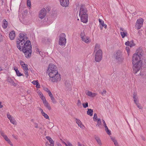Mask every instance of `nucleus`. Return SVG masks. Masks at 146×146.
<instances>
[{"label": "nucleus", "mask_w": 146, "mask_h": 146, "mask_svg": "<svg viewBox=\"0 0 146 146\" xmlns=\"http://www.w3.org/2000/svg\"><path fill=\"white\" fill-rule=\"evenodd\" d=\"M97 94L95 93H92V95L91 96V97H95L96 95Z\"/></svg>", "instance_id": "obj_62"}, {"label": "nucleus", "mask_w": 146, "mask_h": 146, "mask_svg": "<svg viewBox=\"0 0 146 146\" xmlns=\"http://www.w3.org/2000/svg\"><path fill=\"white\" fill-rule=\"evenodd\" d=\"M51 100L52 101V102L54 103V104H56V102L55 100V99L54 98V97L53 96L51 97H50Z\"/></svg>", "instance_id": "obj_38"}, {"label": "nucleus", "mask_w": 146, "mask_h": 146, "mask_svg": "<svg viewBox=\"0 0 146 146\" xmlns=\"http://www.w3.org/2000/svg\"><path fill=\"white\" fill-rule=\"evenodd\" d=\"M67 143L68 144V146H74L70 142L68 141H67Z\"/></svg>", "instance_id": "obj_59"}, {"label": "nucleus", "mask_w": 146, "mask_h": 146, "mask_svg": "<svg viewBox=\"0 0 146 146\" xmlns=\"http://www.w3.org/2000/svg\"><path fill=\"white\" fill-rule=\"evenodd\" d=\"M48 93L49 96L50 97L53 96V95L50 91H49Z\"/></svg>", "instance_id": "obj_55"}, {"label": "nucleus", "mask_w": 146, "mask_h": 146, "mask_svg": "<svg viewBox=\"0 0 146 146\" xmlns=\"http://www.w3.org/2000/svg\"><path fill=\"white\" fill-rule=\"evenodd\" d=\"M7 117L10 120L11 119H12L13 117H11L9 113H8L7 114Z\"/></svg>", "instance_id": "obj_46"}, {"label": "nucleus", "mask_w": 146, "mask_h": 146, "mask_svg": "<svg viewBox=\"0 0 146 146\" xmlns=\"http://www.w3.org/2000/svg\"><path fill=\"white\" fill-rule=\"evenodd\" d=\"M105 127V130L107 133L109 135H110L111 134V132L108 129V128L107 126L106 125L104 126Z\"/></svg>", "instance_id": "obj_21"}, {"label": "nucleus", "mask_w": 146, "mask_h": 146, "mask_svg": "<svg viewBox=\"0 0 146 146\" xmlns=\"http://www.w3.org/2000/svg\"><path fill=\"white\" fill-rule=\"evenodd\" d=\"M99 48V46L98 44H96L94 48V52H95L96 51H97L98 49Z\"/></svg>", "instance_id": "obj_39"}, {"label": "nucleus", "mask_w": 146, "mask_h": 146, "mask_svg": "<svg viewBox=\"0 0 146 146\" xmlns=\"http://www.w3.org/2000/svg\"><path fill=\"white\" fill-rule=\"evenodd\" d=\"M7 80L8 82H9L10 83H11L13 81V80L10 77H8Z\"/></svg>", "instance_id": "obj_42"}, {"label": "nucleus", "mask_w": 146, "mask_h": 146, "mask_svg": "<svg viewBox=\"0 0 146 146\" xmlns=\"http://www.w3.org/2000/svg\"><path fill=\"white\" fill-rule=\"evenodd\" d=\"M99 21L100 23V25L104 27L105 29L107 28V25L106 24L104 23V22L102 20L100 19H99Z\"/></svg>", "instance_id": "obj_15"}, {"label": "nucleus", "mask_w": 146, "mask_h": 146, "mask_svg": "<svg viewBox=\"0 0 146 146\" xmlns=\"http://www.w3.org/2000/svg\"><path fill=\"white\" fill-rule=\"evenodd\" d=\"M20 64L21 66H23V65H25L26 64H25V62L22 60L20 61Z\"/></svg>", "instance_id": "obj_47"}, {"label": "nucleus", "mask_w": 146, "mask_h": 146, "mask_svg": "<svg viewBox=\"0 0 146 146\" xmlns=\"http://www.w3.org/2000/svg\"><path fill=\"white\" fill-rule=\"evenodd\" d=\"M90 42V38L86 36V40H85V42L87 43Z\"/></svg>", "instance_id": "obj_40"}, {"label": "nucleus", "mask_w": 146, "mask_h": 146, "mask_svg": "<svg viewBox=\"0 0 146 146\" xmlns=\"http://www.w3.org/2000/svg\"><path fill=\"white\" fill-rule=\"evenodd\" d=\"M52 41V40L50 38L44 37L42 38V42L45 44H49Z\"/></svg>", "instance_id": "obj_12"}, {"label": "nucleus", "mask_w": 146, "mask_h": 146, "mask_svg": "<svg viewBox=\"0 0 146 146\" xmlns=\"http://www.w3.org/2000/svg\"><path fill=\"white\" fill-rule=\"evenodd\" d=\"M66 35L64 33H61L59 36L58 44L60 46H64L66 43Z\"/></svg>", "instance_id": "obj_7"}, {"label": "nucleus", "mask_w": 146, "mask_h": 146, "mask_svg": "<svg viewBox=\"0 0 146 146\" xmlns=\"http://www.w3.org/2000/svg\"><path fill=\"white\" fill-rule=\"evenodd\" d=\"M87 12V9L85 5H81L80 9L79 15H84V14H88Z\"/></svg>", "instance_id": "obj_9"}, {"label": "nucleus", "mask_w": 146, "mask_h": 146, "mask_svg": "<svg viewBox=\"0 0 146 146\" xmlns=\"http://www.w3.org/2000/svg\"><path fill=\"white\" fill-rule=\"evenodd\" d=\"M129 45L130 47H131L135 45V44L133 42V40H132L129 41Z\"/></svg>", "instance_id": "obj_27"}, {"label": "nucleus", "mask_w": 146, "mask_h": 146, "mask_svg": "<svg viewBox=\"0 0 146 146\" xmlns=\"http://www.w3.org/2000/svg\"><path fill=\"white\" fill-rule=\"evenodd\" d=\"M106 91L105 90H104L103 91V92L102 93V94L104 95L106 94Z\"/></svg>", "instance_id": "obj_64"}, {"label": "nucleus", "mask_w": 146, "mask_h": 146, "mask_svg": "<svg viewBox=\"0 0 146 146\" xmlns=\"http://www.w3.org/2000/svg\"><path fill=\"white\" fill-rule=\"evenodd\" d=\"M40 98L43 101V103H44V102H45L46 101L45 97L43 95V94H42V95L41 96V97H40Z\"/></svg>", "instance_id": "obj_37"}, {"label": "nucleus", "mask_w": 146, "mask_h": 146, "mask_svg": "<svg viewBox=\"0 0 146 146\" xmlns=\"http://www.w3.org/2000/svg\"><path fill=\"white\" fill-rule=\"evenodd\" d=\"M38 82V80H33L32 82V83L34 85H36L37 84V83Z\"/></svg>", "instance_id": "obj_48"}, {"label": "nucleus", "mask_w": 146, "mask_h": 146, "mask_svg": "<svg viewBox=\"0 0 146 146\" xmlns=\"http://www.w3.org/2000/svg\"><path fill=\"white\" fill-rule=\"evenodd\" d=\"M43 103L46 108H47L49 110H51V108L47 101Z\"/></svg>", "instance_id": "obj_16"}, {"label": "nucleus", "mask_w": 146, "mask_h": 146, "mask_svg": "<svg viewBox=\"0 0 146 146\" xmlns=\"http://www.w3.org/2000/svg\"><path fill=\"white\" fill-rule=\"evenodd\" d=\"M65 84L67 88H69L70 87L71 85L69 81H66L65 82Z\"/></svg>", "instance_id": "obj_26"}, {"label": "nucleus", "mask_w": 146, "mask_h": 146, "mask_svg": "<svg viewBox=\"0 0 146 146\" xmlns=\"http://www.w3.org/2000/svg\"><path fill=\"white\" fill-rule=\"evenodd\" d=\"M28 71L29 69L24 71L25 72V74L26 76V78H27L29 76Z\"/></svg>", "instance_id": "obj_41"}, {"label": "nucleus", "mask_w": 146, "mask_h": 146, "mask_svg": "<svg viewBox=\"0 0 146 146\" xmlns=\"http://www.w3.org/2000/svg\"><path fill=\"white\" fill-rule=\"evenodd\" d=\"M19 38L16 42L17 46L18 44H19L18 45H23L26 42L27 40L28 39L27 35L26 34L21 33L19 34Z\"/></svg>", "instance_id": "obj_3"}, {"label": "nucleus", "mask_w": 146, "mask_h": 146, "mask_svg": "<svg viewBox=\"0 0 146 146\" xmlns=\"http://www.w3.org/2000/svg\"><path fill=\"white\" fill-rule=\"evenodd\" d=\"M93 110L90 109H88L87 111V114L89 115L90 116H92L93 115Z\"/></svg>", "instance_id": "obj_18"}, {"label": "nucleus", "mask_w": 146, "mask_h": 146, "mask_svg": "<svg viewBox=\"0 0 146 146\" xmlns=\"http://www.w3.org/2000/svg\"><path fill=\"white\" fill-rule=\"evenodd\" d=\"M22 67L24 71L29 69L28 68V65L27 64H26L25 65L22 66Z\"/></svg>", "instance_id": "obj_29"}, {"label": "nucleus", "mask_w": 146, "mask_h": 146, "mask_svg": "<svg viewBox=\"0 0 146 146\" xmlns=\"http://www.w3.org/2000/svg\"><path fill=\"white\" fill-rule=\"evenodd\" d=\"M111 139L112 141L114 143L115 141H116V140L113 137H111Z\"/></svg>", "instance_id": "obj_58"}, {"label": "nucleus", "mask_w": 146, "mask_h": 146, "mask_svg": "<svg viewBox=\"0 0 146 146\" xmlns=\"http://www.w3.org/2000/svg\"><path fill=\"white\" fill-rule=\"evenodd\" d=\"M49 142L50 144L52 145V146H54V141L52 139L50 140H49Z\"/></svg>", "instance_id": "obj_43"}, {"label": "nucleus", "mask_w": 146, "mask_h": 146, "mask_svg": "<svg viewBox=\"0 0 146 146\" xmlns=\"http://www.w3.org/2000/svg\"><path fill=\"white\" fill-rule=\"evenodd\" d=\"M143 51L142 48L140 47L136 50V53L132 56L133 72L135 74L139 71L141 67L143 64L142 59Z\"/></svg>", "instance_id": "obj_1"}, {"label": "nucleus", "mask_w": 146, "mask_h": 146, "mask_svg": "<svg viewBox=\"0 0 146 146\" xmlns=\"http://www.w3.org/2000/svg\"><path fill=\"white\" fill-rule=\"evenodd\" d=\"M27 6L30 7L31 6V2L30 0H27Z\"/></svg>", "instance_id": "obj_44"}, {"label": "nucleus", "mask_w": 146, "mask_h": 146, "mask_svg": "<svg viewBox=\"0 0 146 146\" xmlns=\"http://www.w3.org/2000/svg\"><path fill=\"white\" fill-rule=\"evenodd\" d=\"M95 139L96 140L97 142L100 145H102V143H101V140H100V138L98 137H95Z\"/></svg>", "instance_id": "obj_23"}, {"label": "nucleus", "mask_w": 146, "mask_h": 146, "mask_svg": "<svg viewBox=\"0 0 146 146\" xmlns=\"http://www.w3.org/2000/svg\"><path fill=\"white\" fill-rule=\"evenodd\" d=\"M127 33L126 31L120 32V34L122 38H124L125 36H127Z\"/></svg>", "instance_id": "obj_24"}, {"label": "nucleus", "mask_w": 146, "mask_h": 146, "mask_svg": "<svg viewBox=\"0 0 146 146\" xmlns=\"http://www.w3.org/2000/svg\"><path fill=\"white\" fill-rule=\"evenodd\" d=\"M97 114L96 113H95L94 114L93 119L94 121H97Z\"/></svg>", "instance_id": "obj_33"}, {"label": "nucleus", "mask_w": 146, "mask_h": 146, "mask_svg": "<svg viewBox=\"0 0 146 146\" xmlns=\"http://www.w3.org/2000/svg\"><path fill=\"white\" fill-rule=\"evenodd\" d=\"M17 47L21 51H22L27 58H30L32 53V47L31 42L29 40H27L26 42L23 45H19L17 44Z\"/></svg>", "instance_id": "obj_2"}, {"label": "nucleus", "mask_w": 146, "mask_h": 146, "mask_svg": "<svg viewBox=\"0 0 146 146\" xmlns=\"http://www.w3.org/2000/svg\"><path fill=\"white\" fill-rule=\"evenodd\" d=\"M15 36V31H11L9 34V37L11 40H13L14 39Z\"/></svg>", "instance_id": "obj_14"}, {"label": "nucleus", "mask_w": 146, "mask_h": 146, "mask_svg": "<svg viewBox=\"0 0 146 146\" xmlns=\"http://www.w3.org/2000/svg\"><path fill=\"white\" fill-rule=\"evenodd\" d=\"M36 88H40V84H39V82L37 83L36 84Z\"/></svg>", "instance_id": "obj_53"}, {"label": "nucleus", "mask_w": 146, "mask_h": 146, "mask_svg": "<svg viewBox=\"0 0 146 146\" xmlns=\"http://www.w3.org/2000/svg\"><path fill=\"white\" fill-rule=\"evenodd\" d=\"M97 122L96 126H100L101 124V120L99 118L98 119Z\"/></svg>", "instance_id": "obj_32"}, {"label": "nucleus", "mask_w": 146, "mask_h": 146, "mask_svg": "<svg viewBox=\"0 0 146 146\" xmlns=\"http://www.w3.org/2000/svg\"><path fill=\"white\" fill-rule=\"evenodd\" d=\"M102 52L101 49L98 50L96 52L95 56V61L99 62L102 60Z\"/></svg>", "instance_id": "obj_8"}, {"label": "nucleus", "mask_w": 146, "mask_h": 146, "mask_svg": "<svg viewBox=\"0 0 146 146\" xmlns=\"http://www.w3.org/2000/svg\"><path fill=\"white\" fill-rule=\"evenodd\" d=\"M42 115L46 119H49V118L48 115L44 112L42 113Z\"/></svg>", "instance_id": "obj_31"}, {"label": "nucleus", "mask_w": 146, "mask_h": 146, "mask_svg": "<svg viewBox=\"0 0 146 146\" xmlns=\"http://www.w3.org/2000/svg\"><path fill=\"white\" fill-rule=\"evenodd\" d=\"M133 99H134V102L135 103H136L138 101V97H137L134 98H133Z\"/></svg>", "instance_id": "obj_50"}, {"label": "nucleus", "mask_w": 146, "mask_h": 146, "mask_svg": "<svg viewBox=\"0 0 146 146\" xmlns=\"http://www.w3.org/2000/svg\"><path fill=\"white\" fill-rule=\"evenodd\" d=\"M75 119L76 120V123L78 124V126L80 128H82L84 126V125L82 124V122L80 121L76 118H75Z\"/></svg>", "instance_id": "obj_17"}, {"label": "nucleus", "mask_w": 146, "mask_h": 146, "mask_svg": "<svg viewBox=\"0 0 146 146\" xmlns=\"http://www.w3.org/2000/svg\"><path fill=\"white\" fill-rule=\"evenodd\" d=\"M135 104L137 106L138 108L139 109H142V107L141 106L140 104L139 103V101H138Z\"/></svg>", "instance_id": "obj_36"}, {"label": "nucleus", "mask_w": 146, "mask_h": 146, "mask_svg": "<svg viewBox=\"0 0 146 146\" xmlns=\"http://www.w3.org/2000/svg\"><path fill=\"white\" fill-rule=\"evenodd\" d=\"M46 138L49 141V140H50L52 139L49 136H46Z\"/></svg>", "instance_id": "obj_63"}, {"label": "nucleus", "mask_w": 146, "mask_h": 146, "mask_svg": "<svg viewBox=\"0 0 146 146\" xmlns=\"http://www.w3.org/2000/svg\"><path fill=\"white\" fill-rule=\"evenodd\" d=\"M133 95V98H134L137 97V94L136 92H134Z\"/></svg>", "instance_id": "obj_54"}, {"label": "nucleus", "mask_w": 146, "mask_h": 146, "mask_svg": "<svg viewBox=\"0 0 146 146\" xmlns=\"http://www.w3.org/2000/svg\"><path fill=\"white\" fill-rule=\"evenodd\" d=\"M0 133L1 135L4 138L5 137V136H7L6 135H5L4 133L2 131H1Z\"/></svg>", "instance_id": "obj_49"}, {"label": "nucleus", "mask_w": 146, "mask_h": 146, "mask_svg": "<svg viewBox=\"0 0 146 146\" xmlns=\"http://www.w3.org/2000/svg\"><path fill=\"white\" fill-rule=\"evenodd\" d=\"M46 10L44 8H42L40 11L39 15V17L40 18L42 19L44 18L46 16Z\"/></svg>", "instance_id": "obj_10"}, {"label": "nucleus", "mask_w": 146, "mask_h": 146, "mask_svg": "<svg viewBox=\"0 0 146 146\" xmlns=\"http://www.w3.org/2000/svg\"><path fill=\"white\" fill-rule=\"evenodd\" d=\"M115 59L118 63H121L123 61V56L120 50H118L115 54Z\"/></svg>", "instance_id": "obj_6"}, {"label": "nucleus", "mask_w": 146, "mask_h": 146, "mask_svg": "<svg viewBox=\"0 0 146 146\" xmlns=\"http://www.w3.org/2000/svg\"><path fill=\"white\" fill-rule=\"evenodd\" d=\"M5 140L8 142V143L9 144L13 146V144L10 141V140L7 137L5 136V137L4 138Z\"/></svg>", "instance_id": "obj_22"}, {"label": "nucleus", "mask_w": 146, "mask_h": 146, "mask_svg": "<svg viewBox=\"0 0 146 146\" xmlns=\"http://www.w3.org/2000/svg\"><path fill=\"white\" fill-rule=\"evenodd\" d=\"M53 75H52V76H50L49 75L50 77L49 80L53 82H57L58 81L61 80V77L60 74L58 73H54L53 74Z\"/></svg>", "instance_id": "obj_5"}, {"label": "nucleus", "mask_w": 146, "mask_h": 146, "mask_svg": "<svg viewBox=\"0 0 146 146\" xmlns=\"http://www.w3.org/2000/svg\"><path fill=\"white\" fill-rule=\"evenodd\" d=\"M4 29L7 28V22L5 19H3L2 25Z\"/></svg>", "instance_id": "obj_19"}, {"label": "nucleus", "mask_w": 146, "mask_h": 146, "mask_svg": "<svg viewBox=\"0 0 146 146\" xmlns=\"http://www.w3.org/2000/svg\"><path fill=\"white\" fill-rule=\"evenodd\" d=\"M86 95L88 96L91 97L92 95V92H91L88 91L87 93H86Z\"/></svg>", "instance_id": "obj_45"}, {"label": "nucleus", "mask_w": 146, "mask_h": 146, "mask_svg": "<svg viewBox=\"0 0 146 146\" xmlns=\"http://www.w3.org/2000/svg\"><path fill=\"white\" fill-rule=\"evenodd\" d=\"M143 22V19L141 18L137 20L136 23L142 25Z\"/></svg>", "instance_id": "obj_20"}, {"label": "nucleus", "mask_w": 146, "mask_h": 146, "mask_svg": "<svg viewBox=\"0 0 146 146\" xmlns=\"http://www.w3.org/2000/svg\"><path fill=\"white\" fill-rule=\"evenodd\" d=\"M11 84L13 86H17V84L15 83L14 82V81H13H13L11 83Z\"/></svg>", "instance_id": "obj_51"}, {"label": "nucleus", "mask_w": 146, "mask_h": 146, "mask_svg": "<svg viewBox=\"0 0 146 146\" xmlns=\"http://www.w3.org/2000/svg\"><path fill=\"white\" fill-rule=\"evenodd\" d=\"M16 73L17 76H24V75L20 72L19 70H17Z\"/></svg>", "instance_id": "obj_30"}, {"label": "nucleus", "mask_w": 146, "mask_h": 146, "mask_svg": "<svg viewBox=\"0 0 146 146\" xmlns=\"http://www.w3.org/2000/svg\"><path fill=\"white\" fill-rule=\"evenodd\" d=\"M45 144L46 146H52L50 144H49V143L48 142H46Z\"/></svg>", "instance_id": "obj_60"}, {"label": "nucleus", "mask_w": 146, "mask_h": 146, "mask_svg": "<svg viewBox=\"0 0 146 146\" xmlns=\"http://www.w3.org/2000/svg\"><path fill=\"white\" fill-rule=\"evenodd\" d=\"M129 41H127L125 43V44L126 46H129Z\"/></svg>", "instance_id": "obj_61"}, {"label": "nucleus", "mask_w": 146, "mask_h": 146, "mask_svg": "<svg viewBox=\"0 0 146 146\" xmlns=\"http://www.w3.org/2000/svg\"><path fill=\"white\" fill-rule=\"evenodd\" d=\"M142 26V25L136 23L135 25V27L137 29H139L141 28Z\"/></svg>", "instance_id": "obj_28"}, {"label": "nucleus", "mask_w": 146, "mask_h": 146, "mask_svg": "<svg viewBox=\"0 0 146 146\" xmlns=\"http://www.w3.org/2000/svg\"><path fill=\"white\" fill-rule=\"evenodd\" d=\"M81 38H82L86 36H85V33L84 31H81V34L80 35Z\"/></svg>", "instance_id": "obj_34"}, {"label": "nucleus", "mask_w": 146, "mask_h": 146, "mask_svg": "<svg viewBox=\"0 0 146 146\" xmlns=\"http://www.w3.org/2000/svg\"><path fill=\"white\" fill-rule=\"evenodd\" d=\"M10 122L11 123L14 125H16V121L15 120L14 118L13 117L12 119L10 120Z\"/></svg>", "instance_id": "obj_25"}, {"label": "nucleus", "mask_w": 146, "mask_h": 146, "mask_svg": "<svg viewBox=\"0 0 146 146\" xmlns=\"http://www.w3.org/2000/svg\"><path fill=\"white\" fill-rule=\"evenodd\" d=\"M77 104L78 106H80L81 105V103L80 100H78Z\"/></svg>", "instance_id": "obj_52"}, {"label": "nucleus", "mask_w": 146, "mask_h": 146, "mask_svg": "<svg viewBox=\"0 0 146 146\" xmlns=\"http://www.w3.org/2000/svg\"><path fill=\"white\" fill-rule=\"evenodd\" d=\"M82 105L84 108H86L88 107V103L87 102H86L85 103H83Z\"/></svg>", "instance_id": "obj_35"}, {"label": "nucleus", "mask_w": 146, "mask_h": 146, "mask_svg": "<svg viewBox=\"0 0 146 146\" xmlns=\"http://www.w3.org/2000/svg\"><path fill=\"white\" fill-rule=\"evenodd\" d=\"M3 38L2 37V35L0 33V42L3 41Z\"/></svg>", "instance_id": "obj_56"}, {"label": "nucleus", "mask_w": 146, "mask_h": 146, "mask_svg": "<svg viewBox=\"0 0 146 146\" xmlns=\"http://www.w3.org/2000/svg\"><path fill=\"white\" fill-rule=\"evenodd\" d=\"M62 1H63L62 0ZM60 5L63 7H68L69 4V0H64V1H62V0H60Z\"/></svg>", "instance_id": "obj_13"}, {"label": "nucleus", "mask_w": 146, "mask_h": 146, "mask_svg": "<svg viewBox=\"0 0 146 146\" xmlns=\"http://www.w3.org/2000/svg\"><path fill=\"white\" fill-rule=\"evenodd\" d=\"M80 20L82 22L84 23H86L88 21V14H84L80 15Z\"/></svg>", "instance_id": "obj_11"}, {"label": "nucleus", "mask_w": 146, "mask_h": 146, "mask_svg": "<svg viewBox=\"0 0 146 146\" xmlns=\"http://www.w3.org/2000/svg\"><path fill=\"white\" fill-rule=\"evenodd\" d=\"M34 124L35 125V128H37L38 127V124L37 123L34 122Z\"/></svg>", "instance_id": "obj_57"}, {"label": "nucleus", "mask_w": 146, "mask_h": 146, "mask_svg": "<svg viewBox=\"0 0 146 146\" xmlns=\"http://www.w3.org/2000/svg\"><path fill=\"white\" fill-rule=\"evenodd\" d=\"M47 71L49 72L48 75H50V76L53 75V74L58 73L56 67L54 64H50L49 65Z\"/></svg>", "instance_id": "obj_4"}]
</instances>
